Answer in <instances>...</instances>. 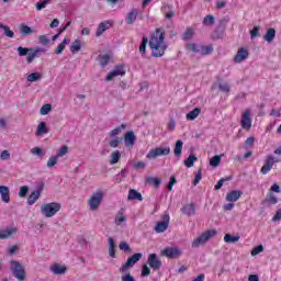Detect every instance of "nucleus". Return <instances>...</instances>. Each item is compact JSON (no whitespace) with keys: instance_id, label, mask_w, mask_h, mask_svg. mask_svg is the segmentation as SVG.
<instances>
[{"instance_id":"1","label":"nucleus","mask_w":281,"mask_h":281,"mask_svg":"<svg viewBox=\"0 0 281 281\" xmlns=\"http://www.w3.org/2000/svg\"><path fill=\"white\" fill-rule=\"evenodd\" d=\"M149 47L151 49V56L155 58H161L168 49V44H166V32L164 29H157L149 40Z\"/></svg>"},{"instance_id":"2","label":"nucleus","mask_w":281,"mask_h":281,"mask_svg":"<svg viewBox=\"0 0 281 281\" xmlns=\"http://www.w3.org/2000/svg\"><path fill=\"white\" fill-rule=\"evenodd\" d=\"M60 203L58 202H50V203H46L44 205L41 206V212L43 214V216H45V218H52L54 216H56V214H58V212H60Z\"/></svg>"},{"instance_id":"3","label":"nucleus","mask_w":281,"mask_h":281,"mask_svg":"<svg viewBox=\"0 0 281 281\" xmlns=\"http://www.w3.org/2000/svg\"><path fill=\"white\" fill-rule=\"evenodd\" d=\"M170 155V146H159L154 149H150L146 158L147 159H157V157H168Z\"/></svg>"},{"instance_id":"4","label":"nucleus","mask_w":281,"mask_h":281,"mask_svg":"<svg viewBox=\"0 0 281 281\" xmlns=\"http://www.w3.org/2000/svg\"><path fill=\"white\" fill-rule=\"evenodd\" d=\"M104 199V193L102 190H97L88 201V205L91 212H95L100 207L102 200Z\"/></svg>"},{"instance_id":"5","label":"nucleus","mask_w":281,"mask_h":281,"mask_svg":"<svg viewBox=\"0 0 281 281\" xmlns=\"http://www.w3.org/2000/svg\"><path fill=\"white\" fill-rule=\"evenodd\" d=\"M212 236H216V231H206L202 233L198 238L192 241L191 247L193 249H196L201 247V245H205V243H207V240H210Z\"/></svg>"},{"instance_id":"6","label":"nucleus","mask_w":281,"mask_h":281,"mask_svg":"<svg viewBox=\"0 0 281 281\" xmlns=\"http://www.w3.org/2000/svg\"><path fill=\"white\" fill-rule=\"evenodd\" d=\"M144 255L142 252H136L132 257L127 258V261L119 269L120 273H126L128 269H133Z\"/></svg>"},{"instance_id":"7","label":"nucleus","mask_w":281,"mask_h":281,"mask_svg":"<svg viewBox=\"0 0 281 281\" xmlns=\"http://www.w3.org/2000/svg\"><path fill=\"white\" fill-rule=\"evenodd\" d=\"M11 265V271L14 276V278L19 281L25 280V268H23V265L19 261H10Z\"/></svg>"},{"instance_id":"8","label":"nucleus","mask_w":281,"mask_h":281,"mask_svg":"<svg viewBox=\"0 0 281 281\" xmlns=\"http://www.w3.org/2000/svg\"><path fill=\"white\" fill-rule=\"evenodd\" d=\"M280 160L272 155L267 156L263 166L260 169L261 175H269L273 168V164H278Z\"/></svg>"},{"instance_id":"9","label":"nucleus","mask_w":281,"mask_h":281,"mask_svg":"<svg viewBox=\"0 0 281 281\" xmlns=\"http://www.w3.org/2000/svg\"><path fill=\"white\" fill-rule=\"evenodd\" d=\"M168 225H170V214L165 213L162 215V221L156 224V227H155L156 234H164V232L168 229Z\"/></svg>"},{"instance_id":"10","label":"nucleus","mask_w":281,"mask_h":281,"mask_svg":"<svg viewBox=\"0 0 281 281\" xmlns=\"http://www.w3.org/2000/svg\"><path fill=\"white\" fill-rule=\"evenodd\" d=\"M147 265L153 269V271H159V269H161V259L157 254H150L147 257Z\"/></svg>"},{"instance_id":"11","label":"nucleus","mask_w":281,"mask_h":281,"mask_svg":"<svg viewBox=\"0 0 281 281\" xmlns=\"http://www.w3.org/2000/svg\"><path fill=\"white\" fill-rule=\"evenodd\" d=\"M117 76H126V71L124 70V66L119 65L116 66L111 72L108 74L105 77V80L108 82H111L114 78H117Z\"/></svg>"},{"instance_id":"12","label":"nucleus","mask_w":281,"mask_h":281,"mask_svg":"<svg viewBox=\"0 0 281 281\" xmlns=\"http://www.w3.org/2000/svg\"><path fill=\"white\" fill-rule=\"evenodd\" d=\"M161 256H166V258H179V256H181V250L175 247L165 248L161 251Z\"/></svg>"},{"instance_id":"13","label":"nucleus","mask_w":281,"mask_h":281,"mask_svg":"<svg viewBox=\"0 0 281 281\" xmlns=\"http://www.w3.org/2000/svg\"><path fill=\"white\" fill-rule=\"evenodd\" d=\"M241 128L249 131L251 128V112L246 110L241 116Z\"/></svg>"},{"instance_id":"14","label":"nucleus","mask_w":281,"mask_h":281,"mask_svg":"<svg viewBox=\"0 0 281 281\" xmlns=\"http://www.w3.org/2000/svg\"><path fill=\"white\" fill-rule=\"evenodd\" d=\"M137 140V137L135 136V132L130 131L125 133L124 135V144L126 148H131V146H135V142Z\"/></svg>"},{"instance_id":"15","label":"nucleus","mask_w":281,"mask_h":281,"mask_svg":"<svg viewBox=\"0 0 281 281\" xmlns=\"http://www.w3.org/2000/svg\"><path fill=\"white\" fill-rule=\"evenodd\" d=\"M181 212L184 216H194L196 214V205L194 203L184 204L181 207Z\"/></svg>"},{"instance_id":"16","label":"nucleus","mask_w":281,"mask_h":281,"mask_svg":"<svg viewBox=\"0 0 281 281\" xmlns=\"http://www.w3.org/2000/svg\"><path fill=\"white\" fill-rule=\"evenodd\" d=\"M240 196H243V191L233 190L226 194V201H228L229 203H236V201H238Z\"/></svg>"},{"instance_id":"17","label":"nucleus","mask_w":281,"mask_h":281,"mask_svg":"<svg viewBox=\"0 0 281 281\" xmlns=\"http://www.w3.org/2000/svg\"><path fill=\"white\" fill-rule=\"evenodd\" d=\"M249 58V52L245 48H239L237 54L235 55L234 61L235 63H243V60H247Z\"/></svg>"},{"instance_id":"18","label":"nucleus","mask_w":281,"mask_h":281,"mask_svg":"<svg viewBox=\"0 0 281 281\" xmlns=\"http://www.w3.org/2000/svg\"><path fill=\"white\" fill-rule=\"evenodd\" d=\"M12 234H16V227L1 228L0 240H5V238H10Z\"/></svg>"},{"instance_id":"19","label":"nucleus","mask_w":281,"mask_h":281,"mask_svg":"<svg viewBox=\"0 0 281 281\" xmlns=\"http://www.w3.org/2000/svg\"><path fill=\"white\" fill-rule=\"evenodd\" d=\"M138 14H139V10L132 9L130 11V13L127 14V16L125 18V23H127V25H133V23H135V21H137Z\"/></svg>"},{"instance_id":"20","label":"nucleus","mask_w":281,"mask_h":281,"mask_svg":"<svg viewBox=\"0 0 281 281\" xmlns=\"http://www.w3.org/2000/svg\"><path fill=\"white\" fill-rule=\"evenodd\" d=\"M0 196L3 203H10V188L0 186Z\"/></svg>"},{"instance_id":"21","label":"nucleus","mask_w":281,"mask_h":281,"mask_svg":"<svg viewBox=\"0 0 281 281\" xmlns=\"http://www.w3.org/2000/svg\"><path fill=\"white\" fill-rule=\"evenodd\" d=\"M114 223H115V225H117L119 227H122V225H126V216H124V209H121V210L116 213Z\"/></svg>"},{"instance_id":"22","label":"nucleus","mask_w":281,"mask_h":281,"mask_svg":"<svg viewBox=\"0 0 281 281\" xmlns=\"http://www.w3.org/2000/svg\"><path fill=\"white\" fill-rule=\"evenodd\" d=\"M111 21L101 22L97 29L95 36H101L106 30L111 27Z\"/></svg>"},{"instance_id":"23","label":"nucleus","mask_w":281,"mask_h":281,"mask_svg":"<svg viewBox=\"0 0 281 281\" xmlns=\"http://www.w3.org/2000/svg\"><path fill=\"white\" fill-rule=\"evenodd\" d=\"M41 190H43V187L36 191L31 192L27 198V205H34V203H36V200L41 199Z\"/></svg>"},{"instance_id":"24","label":"nucleus","mask_w":281,"mask_h":281,"mask_svg":"<svg viewBox=\"0 0 281 281\" xmlns=\"http://www.w3.org/2000/svg\"><path fill=\"white\" fill-rule=\"evenodd\" d=\"M173 155L178 159L181 158V155H183V140L179 139L176 142V145L173 148Z\"/></svg>"},{"instance_id":"25","label":"nucleus","mask_w":281,"mask_h":281,"mask_svg":"<svg viewBox=\"0 0 281 281\" xmlns=\"http://www.w3.org/2000/svg\"><path fill=\"white\" fill-rule=\"evenodd\" d=\"M128 201H144L142 193L137 192L135 189H131L127 195Z\"/></svg>"},{"instance_id":"26","label":"nucleus","mask_w":281,"mask_h":281,"mask_svg":"<svg viewBox=\"0 0 281 281\" xmlns=\"http://www.w3.org/2000/svg\"><path fill=\"white\" fill-rule=\"evenodd\" d=\"M46 133H49V130L47 128V123L40 122L35 132L36 137H41V135H46Z\"/></svg>"},{"instance_id":"27","label":"nucleus","mask_w":281,"mask_h":281,"mask_svg":"<svg viewBox=\"0 0 281 281\" xmlns=\"http://www.w3.org/2000/svg\"><path fill=\"white\" fill-rule=\"evenodd\" d=\"M50 271L55 273V276H63L67 271V267L55 263L50 267Z\"/></svg>"},{"instance_id":"28","label":"nucleus","mask_w":281,"mask_h":281,"mask_svg":"<svg viewBox=\"0 0 281 281\" xmlns=\"http://www.w3.org/2000/svg\"><path fill=\"white\" fill-rule=\"evenodd\" d=\"M69 43H71V40L69 37H65L64 41L55 49V54H63V52H65V47H67Z\"/></svg>"},{"instance_id":"29","label":"nucleus","mask_w":281,"mask_h":281,"mask_svg":"<svg viewBox=\"0 0 281 281\" xmlns=\"http://www.w3.org/2000/svg\"><path fill=\"white\" fill-rule=\"evenodd\" d=\"M34 34V30L30 27L27 24H21L20 25V35L21 36H30Z\"/></svg>"},{"instance_id":"30","label":"nucleus","mask_w":281,"mask_h":281,"mask_svg":"<svg viewBox=\"0 0 281 281\" xmlns=\"http://www.w3.org/2000/svg\"><path fill=\"white\" fill-rule=\"evenodd\" d=\"M117 245L115 244V239L113 237L109 238V256L110 258H115V248Z\"/></svg>"},{"instance_id":"31","label":"nucleus","mask_w":281,"mask_h":281,"mask_svg":"<svg viewBox=\"0 0 281 281\" xmlns=\"http://www.w3.org/2000/svg\"><path fill=\"white\" fill-rule=\"evenodd\" d=\"M199 115H201V108H195L192 111H190L189 113H187V120L189 121H194L199 117Z\"/></svg>"},{"instance_id":"32","label":"nucleus","mask_w":281,"mask_h":281,"mask_svg":"<svg viewBox=\"0 0 281 281\" xmlns=\"http://www.w3.org/2000/svg\"><path fill=\"white\" fill-rule=\"evenodd\" d=\"M276 38V29H269L267 33L263 35V41L267 43H273V40Z\"/></svg>"},{"instance_id":"33","label":"nucleus","mask_w":281,"mask_h":281,"mask_svg":"<svg viewBox=\"0 0 281 281\" xmlns=\"http://www.w3.org/2000/svg\"><path fill=\"white\" fill-rule=\"evenodd\" d=\"M0 30H3L4 35H7L8 38H14V32L10 30V26L0 23Z\"/></svg>"},{"instance_id":"34","label":"nucleus","mask_w":281,"mask_h":281,"mask_svg":"<svg viewBox=\"0 0 281 281\" xmlns=\"http://www.w3.org/2000/svg\"><path fill=\"white\" fill-rule=\"evenodd\" d=\"M214 52V47L212 45H201L200 54L202 56H209V54H212Z\"/></svg>"},{"instance_id":"35","label":"nucleus","mask_w":281,"mask_h":281,"mask_svg":"<svg viewBox=\"0 0 281 281\" xmlns=\"http://www.w3.org/2000/svg\"><path fill=\"white\" fill-rule=\"evenodd\" d=\"M187 49L189 52H193L194 54H201V45L195 44V43L188 44Z\"/></svg>"},{"instance_id":"36","label":"nucleus","mask_w":281,"mask_h":281,"mask_svg":"<svg viewBox=\"0 0 281 281\" xmlns=\"http://www.w3.org/2000/svg\"><path fill=\"white\" fill-rule=\"evenodd\" d=\"M194 161H199V158L194 155H190L186 160H184V166L187 168H192L194 166Z\"/></svg>"},{"instance_id":"37","label":"nucleus","mask_w":281,"mask_h":281,"mask_svg":"<svg viewBox=\"0 0 281 281\" xmlns=\"http://www.w3.org/2000/svg\"><path fill=\"white\" fill-rule=\"evenodd\" d=\"M80 49H82V45L80 44V40H76L75 42L71 43L70 52L72 54H76V52H80Z\"/></svg>"},{"instance_id":"38","label":"nucleus","mask_w":281,"mask_h":281,"mask_svg":"<svg viewBox=\"0 0 281 281\" xmlns=\"http://www.w3.org/2000/svg\"><path fill=\"white\" fill-rule=\"evenodd\" d=\"M224 240L226 241V243H238L239 240H240V236H238V235H236V236H234V235H232V234H226L225 236H224Z\"/></svg>"},{"instance_id":"39","label":"nucleus","mask_w":281,"mask_h":281,"mask_svg":"<svg viewBox=\"0 0 281 281\" xmlns=\"http://www.w3.org/2000/svg\"><path fill=\"white\" fill-rule=\"evenodd\" d=\"M126 128L125 124H121L120 126L115 127L110 132V137H117L120 135V132L124 131Z\"/></svg>"},{"instance_id":"40","label":"nucleus","mask_w":281,"mask_h":281,"mask_svg":"<svg viewBox=\"0 0 281 281\" xmlns=\"http://www.w3.org/2000/svg\"><path fill=\"white\" fill-rule=\"evenodd\" d=\"M31 155H34L35 157H38L40 159H43V156L45 154L43 153V148H41V147H33L31 149Z\"/></svg>"},{"instance_id":"41","label":"nucleus","mask_w":281,"mask_h":281,"mask_svg":"<svg viewBox=\"0 0 281 281\" xmlns=\"http://www.w3.org/2000/svg\"><path fill=\"white\" fill-rule=\"evenodd\" d=\"M110 157H111V160H110L111 166L117 164V161H120V157H121L120 150L113 151Z\"/></svg>"},{"instance_id":"42","label":"nucleus","mask_w":281,"mask_h":281,"mask_svg":"<svg viewBox=\"0 0 281 281\" xmlns=\"http://www.w3.org/2000/svg\"><path fill=\"white\" fill-rule=\"evenodd\" d=\"M109 60H111V57L109 55H100L99 56V63H100L101 67L108 66Z\"/></svg>"},{"instance_id":"43","label":"nucleus","mask_w":281,"mask_h":281,"mask_svg":"<svg viewBox=\"0 0 281 281\" xmlns=\"http://www.w3.org/2000/svg\"><path fill=\"white\" fill-rule=\"evenodd\" d=\"M38 80H41V74L38 72H32L27 76L29 82H38Z\"/></svg>"},{"instance_id":"44","label":"nucleus","mask_w":281,"mask_h":281,"mask_svg":"<svg viewBox=\"0 0 281 281\" xmlns=\"http://www.w3.org/2000/svg\"><path fill=\"white\" fill-rule=\"evenodd\" d=\"M218 89L222 91V93H229V91H232V87H229V83L227 82L220 83Z\"/></svg>"},{"instance_id":"45","label":"nucleus","mask_w":281,"mask_h":281,"mask_svg":"<svg viewBox=\"0 0 281 281\" xmlns=\"http://www.w3.org/2000/svg\"><path fill=\"white\" fill-rule=\"evenodd\" d=\"M222 157L221 156H214L210 159V166L213 168H217V166L221 164Z\"/></svg>"},{"instance_id":"46","label":"nucleus","mask_w":281,"mask_h":281,"mask_svg":"<svg viewBox=\"0 0 281 281\" xmlns=\"http://www.w3.org/2000/svg\"><path fill=\"white\" fill-rule=\"evenodd\" d=\"M69 153V147L67 145L61 146L57 151V158L65 157Z\"/></svg>"},{"instance_id":"47","label":"nucleus","mask_w":281,"mask_h":281,"mask_svg":"<svg viewBox=\"0 0 281 281\" xmlns=\"http://www.w3.org/2000/svg\"><path fill=\"white\" fill-rule=\"evenodd\" d=\"M16 50L19 56H27L29 52H32V47L27 48V47L19 46Z\"/></svg>"},{"instance_id":"48","label":"nucleus","mask_w":281,"mask_h":281,"mask_svg":"<svg viewBox=\"0 0 281 281\" xmlns=\"http://www.w3.org/2000/svg\"><path fill=\"white\" fill-rule=\"evenodd\" d=\"M216 18L213 15H206L203 20V25H214Z\"/></svg>"},{"instance_id":"49","label":"nucleus","mask_w":281,"mask_h":281,"mask_svg":"<svg viewBox=\"0 0 281 281\" xmlns=\"http://www.w3.org/2000/svg\"><path fill=\"white\" fill-rule=\"evenodd\" d=\"M27 192H30V187L23 186V187L20 188L19 196L21 199H25V196H27Z\"/></svg>"},{"instance_id":"50","label":"nucleus","mask_w":281,"mask_h":281,"mask_svg":"<svg viewBox=\"0 0 281 281\" xmlns=\"http://www.w3.org/2000/svg\"><path fill=\"white\" fill-rule=\"evenodd\" d=\"M58 156H52L48 158V161H47V168H54V166L56 164H58Z\"/></svg>"},{"instance_id":"51","label":"nucleus","mask_w":281,"mask_h":281,"mask_svg":"<svg viewBox=\"0 0 281 281\" xmlns=\"http://www.w3.org/2000/svg\"><path fill=\"white\" fill-rule=\"evenodd\" d=\"M47 5H49V0H43L36 3V10L41 11V10H45V8H47Z\"/></svg>"},{"instance_id":"52","label":"nucleus","mask_w":281,"mask_h":281,"mask_svg":"<svg viewBox=\"0 0 281 281\" xmlns=\"http://www.w3.org/2000/svg\"><path fill=\"white\" fill-rule=\"evenodd\" d=\"M201 179H203V170L199 169L193 180V186H199Z\"/></svg>"},{"instance_id":"53","label":"nucleus","mask_w":281,"mask_h":281,"mask_svg":"<svg viewBox=\"0 0 281 281\" xmlns=\"http://www.w3.org/2000/svg\"><path fill=\"white\" fill-rule=\"evenodd\" d=\"M52 111V105L50 104H44L41 110L40 113L41 115H48V113Z\"/></svg>"},{"instance_id":"54","label":"nucleus","mask_w":281,"mask_h":281,"mask_svg":"<svg viewBox=\"0 0 281 281\" xmlns=\"http://www.w3.org/2000/svg\"><path fill=\"white\" fill-rule=\"evenodd\" d=\"M194 36V30L188 29L183 34V41H190Z\"/></svg>"},{"instance_id":"55","label":"nucleus","mask_w":281,"mask_h":281,"mask_svg":"<svg viewBox=\"0 0 281 281\" xmlns=\"http://www.w3.org/2000/svg\"><path fill=\"white\" fill-rule=\"evenodd\" d=\"M119 249H121V251H125L126 254H128L131 251V246H128L126 241H122L119 245Z\"/></svg>"},{"instance_id":"56","label":"nucleus","mask_w":281,"mask_h":281,"mask_svg":"<svg viewBox=\"0 0 281 281\" xmlns=\"http://www.w3.org/2000/svg\"><path fill=\"white\" fill-rule=\"evenodd\" d=\"M262 251H265V247L259 245L252 249L251 256H258V254H262Z\"/></svg>"},{"instance_id":"57","label":"nucleus","mask_w":281,"mask_h":281,"mask_svg":"<svg viewBox=\"0 0 281 281\" xmlns=\"http://www.w3.org/2000/svg\"><path fill=\"white\" fill-rule=\"evenodd\" d=\"M1 161H8L10 159V151L4 149L0 154Z\"/></svg>"},{"instance_id":"58","label":"nucleus","mask_w":281,"mask_h":281,"mask_svg":"<svg viewBox=\"0 0 281 281\" xmlns=\"http://www.w3.org/2000/svg\"><path fill=\"white\" fill-rule=\"evenodd\" d=\"M164 13H165V19H172V16H175V11H172V9L170 8H165Z\"/></svg>"},{"instance_id":"59","label":"nucleus","mask_w":281,"mask_h":281,"mask_svg":"<svg viewBox=\"0 0 281 281\" xmlns=\"http://www.w3.org/2000/svg\"><path fill=\"white\" fill-rule=\"evenodd\" d=\"M146 45H148V40L146 37H143V42L139 46L140 54H146Z\"/></svg>"},{"instance_id":"60","label":"nucleus","mask_w":281,"mask_h":281,"mask_svg":"<svg viewBox=\"0 0 281 281\" xmlns=\"http://www.w3.org/2000/svg\"><path fill=\"white\" fill-rule=\"evenodd\" d=\"M140 276H142V278H146V277L150 276V268H148L147 265L143 266Z\"/></svg>"},{"instance_id":"61","label":"nucleus","mask_w":281,"mask_h":281,"mask_svg":"<svg viewBox=\"0 0 281 281\" xmlns=\"http://www.w3.org/2000/svg\"><path fill=\"white\" fill-rule=\"evenodd\" d=\"M121 281H137V280H135V277H133L130 272H127L121 277Z\"/></svg>"},{"instance_id":"62","label":"nucleus","mask_w":281,"mask_h":281,"mask_svg":"<svg viewBox=\"0 0 281 281\" xmlns=\"http://www.w3.org/2000/svg\"><path fill=\"white\" fill-rule=\"evenodd\" d=\"M255 142H256V138H254V136L248 137L245 140L246 148H251V146H254Z\"/></svg>"},{"instance_id":"63","label":"nucleus","mask_w":281,"mask_h":281,"mask_svg":"<svg viewBox=\"0 0 281 281\" xmlns=\"http://www.w3.org/2000/svg\"><path fill=\"white\" fill-rule=\"evenodd\" d=\"M120 142H122V138L120 137L110 140L111 148H117L120 146Z\"/></svg>"},{"instance_id":"64","label":"nucleus","mask_w":281,"mask_h":281,"mask_svg":"<svg viewBox=\"0 0 281 281\" xmlns=\"http://www.w3.org/2000/svg\"><path fill=\"white\" fill-rule=\"evenodd\" d=\"M38 41L41 45H47V43H49V37H47V35H40Z\"/></svg>"}]
</instances>
